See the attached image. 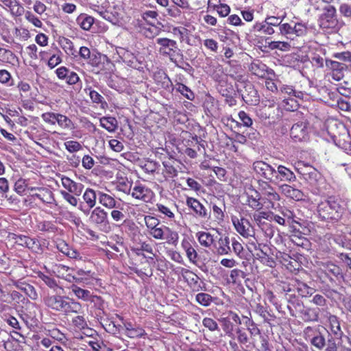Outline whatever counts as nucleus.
<instances>
[{"label": "nucleus", "instance_id": "obj_1", "mask_svg": "<svg viewBox=\"0 0 351 351\" xmlns=\"http://www.w3.org/2000/svg\"><path fill=\"white\" fill-rule=\"evenodd\" d=\"M45 304L53 311L62 313L65 315L71 313H80L82 304L74 299L60 295H47L44 298Z\"/></svg>", "mask_w": 351, "mask_h": 351}, {"label": "nucleus", "instance_id": "obj_2", "mask_svg": "<svg viewBox=\"0 0 351 351\" xmlns=\"http://www.w3.org/2000/svg\"><path fill=\"white\" fill-rule=\"evenodd\" d=\"M343 208L334 200H327L319 204L317 208V214L315 213V217H318L322 220H337L342 214Z\"/></svg>", "mask_w": 351, "mask_h": 351}, {"label": "nucleus", "instance_id": "obj_3", "mask_svg": "<svg viewBox=\"0 0 351 351\" xmlns=\"http://www.w3.org/2000/svg\"><path fill=\"white\" fill-rule=\"evenodd\" d=\"M238 83L236 84L237 93L241 96L242 99L250 105H256L259 103L258 91L254 85L247 81L243 80V77L239 75L237 77Z\"/></svg>", "mask_w": 351, "mask_h": 351}, {"label": "nucleus", "instance_id": "obj_4", "mask_svg": "<svg viewBox=\"0 0 351 351\" xmlns=\"http://www.w3.org/2000/svg\"><path fill=\"white\" fill-rule=\"evenodd\" d=\"M319 5L315 6L311 5L308 8V12L311 16L316 18L319 16V25L323 29H329L334 27L337 24V20L335 16V9L332 5H327L323 8L324 12L320 14H316V12L319 10Z\"/></svg>", "mask_w": 351, "mask_h": 351}, {"label": "nucleus", "instance_id": "obj_5", "mask_svg": "<svg viewBox=\"0 0 351 351\" xmlns=\"http://www.w3.org/2000/svg\"><path fill=\"white\" fill-rule=\"evenodd\" d=\"M156 43L158 45V51L160 54L169 57L171 62L176 66L181 67L174 58V56L180 51L176 40L167 38H158L156 40Z\"/></svg>", "mask_w": 351, "mask_h": 351}, {"label": "nucleus", "instance_id": "obj_6", "mask_svg": "<svg viewBox=\"0 0 351 351\" xmlns=\"http://www.w3.org/2000/svg\"><path fill=\"white\" fill-rule=\"evenodd\" d=\"M149 233L156 239H165L169 244H175L178 240V233L166 226H157Z\"/></svg>", "mask_w": 351, "mask_h": 351}, {"label": "nucleus", "instance_id": "obj_7", "mask_svg": "<svg viewBox=\"0 0 351 351\" xmlns=\"http://www.w3.org/2000/svg\"><path fill=\"white\" fill-rule=\"evenodd\" d=\"M258 184L259 192L263 197L264 203H268L267 208H274V203L280 200V195L268 182L261 181Z\"/></svg>", "mask_w": 351, "mask_h": 351}, {"label": "nucleus", "instance_id": "obj_8", "mask_svg": "<svg viewBox=\"0 0 351 351\" xmlns=\"http://www.w3.org/2000/svg\"><path fill=\"white\" fill-rule=\"evenodd\" d=\"M254 172L260 177L272 182L276 175V169L270 165L262 160L255 161L253 163Z\"/></svg>", "mask_w": 351, "mask_h": 351}, {"label": "nucleus", "instance_id": "obj_9", "mask_svg": "<svg viewBox=\"0 0 351 351\" xmlns=\"http://www.w3.org/2000/svg\"><path fill=\"white\" fill-rule=\"evenodd\" d=\"M231 219L235 230L241 236L245 238L254 236V229L248 219L236 216H232Z\"/></svg>", "mask_w": 351, "mask_h": 351}, {"label": "nucleus", "instance_id": "obj_10", "mask_svg": "<svg viewBox=\"0 0 351 351\" xmlns=\"http://www.w3.org/2000/svg\"><path fill=\"white\" fill-rule=\"evenodd\" d=\"M117 53L122 61L128 66L139 69L141 67V62L138 59L134 53L124 47H117Z\"/></svg>", "mask_w": 351, "mask_h": 351}, {"label": "nucleus", "instance_id": "obj_11", "mask_svg": "<svg viewBox=\"0 0 351 351\" xmlns=\"http://www.w3.org/2000/svg\"><path fill=\"white\" fill-rule=\"evenodd\" d=\"M90 221L104 230L108 227V213L99 206L95 208L89 217Z\"/></svg>", "mask_w": 351, "mask_h": 351}, {"label": "nucleus", "instance_id": "obj_12", "mask_svg": "<svg viewBox=\"0 0 351 351\" xmlns=\"http://www.w3.org/2000/svg\"><path fill=\"white\" fill-rule=\"evenodd\" d=\"M245 194L247 196L246 204L252 209L259 211L264 206V202H261V195L259 191L252 186L249 187Z\"/></svg>", "mask_w": 351, "mask_h": 351}, {"label": "nucleus", "instance_id": "obj_13", "mask_svg": "<svg viewBox=\"0 0 351 351\" xmlns=\"http://www.w3.org/2000/svg\"><path fill=\"white\" fill-rule=\"evenodd\" d=\"M131 195L136 199L149 202L152 199L154 193L148 187L141 184H136L132 190Z\"/></svg>", "mask_w": 351, "mask_h": 351}, {"label": "nucleus", "instance_id": "obj_14", "mask_svg": "<svg viewBox=\"0 0 351 351\" xmlns=\"http://www.w3.org/2000/svg\"><path fill=\"white\" fill-rule=\"evenodd\" d=\"M98 279L95 276L94 273L90 270L85 271L82 269H77V285L90 288L96 285Z\"/></svg>", "mask_w": 351, "mask_h": 351}, {"label": "nucleus", "instance_id": "obj_15", "mask_svg": "<svg viewBox=\"0 0 351 351\" xmlns=\"http://www.w3.org/2000/svg\"><path fill=\"white\" fill-rule=\"evenodd\" d=\"M182 275L193 291L198 292L206 289L205 284L192 271L185 269Z\"/></svg>", "mask_w": 351, "mask_h": 351}, {"label": "nucleus", "instance_id": "obj_16", "mask_svg": "<svg viewBox=\"0 0 351 351\" xmlns=\"http://www.w3.org/2000/svg\"><path fill=\"white\" fill-rule=\"evenodd\" d=\"M326 66L331 70V76L335 81L341 80L344 76V71L346 70V64L335 60H326Z\"/></svg>", "mask_w": 351, "mask_h": 351}, {"label": "nucleus", "instance_id": "obj_17", "mask_svg": "<svg viewBox=\"0 0 351 351\" xmlns=\"http://www.w3.org/2000/svg\"><path fill=\"white\" fill-rule=\"evenodd\" d=\"M186 205L191 208L199 217L206 219H210V213L208 212L204 206L197 199L193 197H188L186 199Z\"/></svg>", "mask_w": 351, "mask_h": 351}, {"label": "nucleus", "instance_id": "obj_18", "mask_svg": "<svg viewBox=\"0 0 351 351\" xmlns=\"http://www.w3.org/2000/svg\"><path fill=\"white\" fill-rule=\"evenodd\" d=\"M61 182L63 187L68 191L67 192L76 196H80L84 189V185L82 183L75 182L64 176L61 178Z\"/></svg>", "mask_w": 351, "mask_h": 351}, {"label": "nucleus", "instance_id": "obj_19", "mask_svg": "<svg viewBox=\"0 0 351 351\" xmlns=\"http://www.w3.org/2000/svg\"><path fill=\"white\" fill-rule=\"evenodd\" d=\"M311 124V132L317 135H323L325 132V123L319 114L308 116V125Z\"/></svg>", "mask_w": 351, "mask_h": 351}, {"label": "nucleus", "instance_id": "obj_20", "mask_svg": "<svg viewBox=\"0 0 351 351\" xmlns=\"http://www.w3.org/2000/svg\"><path fill=\"white\" fill-rule=\"evenodd\" d=\"M70 289L73 294L80 300L84 301L95 302V299H98L97 296L92 295L90 291L83 289L76 284H72Z\"/></svg>", "mask_w": 351, "mask_h": 351}, {"label": "nucleus", "instance_id": "obj_21", "mask_svg": "<svg viewBox=\"0 0 351 351\" xmlns=\"http://www.w3.org/2000/svg\"><path fill=\"white\" fill-rule=\"evenodd\" d=\"M274 178L278 181L289 182H293L296 179L293 172L283 165L278 167Z\"/></svg>", "mask_w": 351, "mask_h": 351}, {"label": "nucleus", "instance_id": "obj_22", "mask_svg": "<svg viewBox=\"0 0 351 351\" xmlns=\"http://www.w3.org/2000/svg\"><path fill=\"white\" fill-rule=\"evenodd\" d=\"M306 123H300L294 124L291 129V136L295 141H302L307 135Z\"/></svg>", "mask_w": 351, "mask_h": 351}, {"label": "nucleus", "instance_id": "obj_23", "mask_svg": "<svg viewBox=\"0 0 351 351\" xmlns=\"http://www.w3.org/2000/svg\"><path fill=\"white\" fill-rule=\"evenodd\" d=\"M252 74L258 77H265L269 73L268 67L258 60L253 61L249 68Z\"/></svg>", "mask_w": 351, "mask_h": 351}, {"label": "nucleus", "instance_id": "obj_24", "mask_svg": "<svg viewBox=\"0 0 351 351\" xmlns=\"http://www.w3.org/2000/svg\"><path fill=\"white\" fill-rule=\"evenodd\" d=\"M38 193L32 195L33 197H36L46 204H51L54 201V197L52 191L47 188H38Z\"/></svg>", "mask_w": 351, "mask_h": 351}, {"label": "nucleus", "instance_id": "obj_25", "mask_svg": "<svg viewBox=\"0 0 351 351\" xmlns=\"http://www.w3.org/2000/svg\"><path fill=\"white\" fill-rule=\"evenodd\" d=\"M280 190L281 192L287 197L291 198L297 201L302 199L304 196L302 191L297 189L293 188L292 186L288 184H282L280 186Z\"/></svg>", "mask_w": 351, "mask_h": 351}, {"label": "nucleus", "instance_id": "obj_26", "mask_svg": "<svg viewBox=\"0 0 351 351\" xmlns=\"http://www.w3.org/2000/svg\"><path fill=\"white\" fill-rule=\"evenodd\" d=\"M99 202L108 209L119 208L117 201L107 193L99 191L97 193Z\"/></svg>", "mask_w": 351, "mask_h": 351}, {"label": "nucleus", "instance_id": "obj_27", "mask_svg": "<svg viewBox=\"0 0 351 351\" xmlns=\"http://www.w3.org/2000/svg\"><path fill=\"white\" fill-rule=\"evenodd\" d=\"M97 196L93 189L90 188L86 189L83 194V199L88 206L87 213L95 206Z\"/></svg>", "mask_w": 351, "mask_h": 351}, {"label": "nucleus", "instance_id": "obj_28", "mask_svg": "<svg viewBox=\"0 0 351 351\" xmlns=\"http://www.w3.org/2000/svg\"><path fill=\"white\" fill-rule=\"evenodd\" d=\"M196 237L201 245L210 247L214 243L213 235L208 232L200 231L196 234Z\"/></svg>", "mask_w": 351, "mask_h": 351}, {"label": "nucleus", "instance_id": "obj_29", "mask_svg": "<svg viewBox=\"0 0 351 351\" xmlns=\"http://www.w3.org/2000/svg\"><path fill=\"white\" fill-rule=\"evenodd\" d=\"M0 4L8 7L10 12L16 16L21 15L23 12V8L19 5L16 0H0Z\"/></svg>", "mask_w": 351, "mask_h": 351}, {"label": "nucleus", "instance_id": "obj_30", "mask_svg": "<svg viewBox=\"0 0 351 351\" xmlns=\"http://www.w3.org/2000/svg\"><path fill=\"white\" fill-rule=\"evenodd\" d=\"M77 53H79L81 58L86 60L87 63L90 64L93 66L97 65V62L95 60L96 56L91 54L90 51L88 47H81Z\"/></svg>", "mask_w": 351, "mask_h": 351}, {"label": "nucleus", "instance_id": "obj_31", "mask_svg": "<svg viewBox=\"0 0 351 351\" xmlns=\"http://www.w3.org/2000/svg\"><path fill=\"white\" fill-rule=\"evenodd\" d=\"M100 125L110 132H114L117 128V121L112 117H104L99 120Z\"/></svg>", "mask_w": 351, "mask_h": 351}, {"label": "nucleus", "instance_id": "obj_32", "mask_svg": "<svg viewBox=\"0 0 351 351\" xmlns=\"http://www.w3.org/2000/svg\"><path fill=\"white\" fill-rule=\"evenodd\" d=\"M158 25H154V23H152V25H149L150 27L147 28L143 29V34L144 36L149 39L154 38L156 36L160 35L161 32L162 31V28L160 27H162L161 23H158Z\"/></svg>", "mask_w": 351, "mask_h": 351}, {"label": "nucleus", "instance_id": "obj_33", "mask_svg": "<svg viewBox=\"0 0 351 351\" xmlns=\"http://www.w3.org/2000/svg\"><path fill=\"white\" fill-rule=\"evenodd\" d=\"M230 239L228 237H225L224 238L221 237L218 241V247L217 248V252L219 255H226L228 254L231 248L230 247Z\"/></svg>", "mask_w": 351, "mask_h": 351}, {"label": "nucleus", "instance_id": "obj_34", "mask_svg": "<svg viewBox=\"0 0 351 351\" xmlns=\"http://www.w3.org/2000/svg\"><path fill=\"white\" fill-rule=\"evenodd\" d=\"M322 180L321 174L315 168L308 166V184L317 187Z\"/></svg>", "mask_w": 351, "mask_h": 351}, {"label": "nucleus", "instance_id": "obj_35", "mask_svg": "<svg viewBox=\"0 0 351 351\" xmlns=\"http://www.w3.org/2000/svg\"><path fill=\"white\" fill-rule=\"evenodd\" d=\"M328 322L332 333L335 335L341 337L343 332L341 330L340 322L338 317L335 315H330L328 317Z\"/></svg>", "mask_w": 351, "mask_h": 351}, {"label": "nucleus", "instance_id": "obj_36", "mask_svg": "<svg viewBox=\"0 0 351 351\" xmlns=\"http://www.w3.org/2000/svg\"><path fill=\"white\" fill-rule=\"evenodd\" d=\"M77 21L83 29L89 30L94 23V19L86 14H81L78 16Z\"/></svg>", "mask_w": 351, "mask_h": 351}, {"label": "nucleus", "instance_id": "obj_37", "mask_svg": "<svg viewBox=\"0 0 351 351\" xmlns=\"http://www.w3.org/2000/svg\"><path fill=\"white\" fill-rule=\"evenodd\" d=\"M56 123L63 129L71 130L73 128L72 121L65 115L57 113Z\"/></svg>", "mask_w": 351, "mask_h": 351}, {"label": "nucleus", "instance_id": "obj_38", "mask_svg": "<svg viewBox=\"0 0 351 351\" xmlns=\"http://www.w3.org/2000/svg\"><path fill=\"white\" fill-rule=\"evenodd\" d=\"M25 247L29 249L34 253L41 254L43 252L39 241L35 238L28 237Z\"/></svg>", "mask_w": 351, "mask_h": 351}, {"label": "nucleus", "instance_id": "obj_39", "mask_svg": "<svg viewBox=\"0 0 351 351\" xmlns=\"http://www.w3.org/2000/svg\"><path fill=\"white\" fill-rule=\"evenodd\" d=\"M195 300L200 305L208 306L213 302V297L206 293H199L195 296Z\"/></svg>", "mask_w": 351, "mask_h": 351}, {"label": "nucleus", "instance_id": "obj_40", "mask_svg": "<svg viewBox=\"0 0 351 351\" xmlns=\"http://www.w3.org/2000/svg\"><path fill=\"white\" fill-rule=\"evenodd\" d=\"M176 89L189 100H193L195 97L194 94L191 89L183 84L178 83L176 84Z\"/></svg>", "mask_w": 351, "mask_h": 351}, {"label": "nucleus", "instance_id": "obj_41", "mask_svg": "<svg viewBox=\"0 0 351 351\" xmlns=\"http://www.w3.org/2000/svg\"><path fill=\"white\" fill-rule=\"evenodd\" d=\"M255 312L258 314L265 322H269L274 316L267 311V309L260 304H257L255 307Z\"/></svg>", "mask_w": 351, "mask_h": 351}, {"label": "nucleus", "instance_id": "obj_42", "mask_svg": "<svg viewBox=\"0 0 351 351\" xmlns=\"http://www.w3.org/2000/svg\"><path fill=\"white\" fill-rule=\"evenodd\" d=\"M245 276V273L242 270L234 269L230 271V281L233 284H239Z\"/></svg>", "mask_w": 351, "mask_h": 351}, {"label": "nucleus", "instance_id": "obj_43", "mask_svg": "<svg viewBox=\"0 0 351 351\" xmlns=\"http://www.w3.org/2000/svg\"><path fill=\"white\" fill-rule=\"evenodd\" d=\"M183 247L185 249L186 254L189 261L195 263L197 258V253L195 248L189 243L183 244Z\"/></svg>", "mask_w": 351, "mask_h": 351}, {"label": "nucleus", "instance_id": "obj_44", "mask_svg": "<svg viewBox=\"0 0 351 351\" xmlns=\"http://www.w3.org/2000/svg\"><path fill=\"white\" fill-rule=\"evenodd\" d=\"M269 47L271 49H279L283 51H287L291 48V45L287 42L272 41L269 43Z\"/></svg>", "mask_w": 351, "mask_h": 351}, {"label": "nucleus", "instance_id": "obj_45", "mask_svg": "<svg viewBox=\"0 0 351 351\" xmlns=\"http://www.w3.org/2000/svg\"><path fill=\"white\" fill-rule=\"evenodd\" d=\"M158 16V14L153 10L145 11L142 14V18L147 25L154 23V21L157 19Z\"/></svg>", "mask_w": 351, "mask_h": 351}, {"label": "nucleus", "instance_id": "obj_46", "mask_svg": "<svg viewBox=\"0 0 351 351\" xmlns=\"http://www.w3.org/2000/svg\"><path fill=\"white\" fill-rule=\"evenodd\" d=\"M84 90L86 93H88L93 102L96 104H101L103 102L104 97L96 90H92L91 88H86Z\"/></svg>", "mask_w": 351, "mask_h": 351}, {"label": "nucleus", "instance_id": "obj_47", "mask_svg": "<svg viewBox=\"0 0 351 351\" xmlns=\"http://www.w3.org/2000/svg\"><path fill=\"white\" fill-rule=\"evenodd\" d=\"M219 321L222 324L223 330L226 334L228 335H232L233 324L230 322L229 317H222Z\"/></svg>", "mask_w": 351, "mask_h": 351}, {"label": "nucleus", "instance_id": "obj_48", "mask_svg": "<svg viewBox=\"0 0 351 351\" xmlns=\"http://www.w3.org/2000/svg\"><path fill=\"white\" fill-rule=\"evenodd\" d=\"M27 189V180L23 178H20L14 184V191L19 195H23L25 191Z\"/></svg>", "mask_w": 351, "mask_h": 351}, {"label": "nucleus", "instance_id": "obj_49", "mask_svg": "<svg viewBox=\"0 0 351 351\" xmlns=\"http://www.w3.org/2000/svg\"><path fill=\"white\" fill-rule=\"evenodd\" d=\"M202 324L204 327L208 328L210 331L214 332L219 330L217 323L212 318L205 317L202 320Z\"/></svg>", "mask_w": 351, "mask_h": 351}, {"label": "nucleus", "instance_id": "obj_50", "mask_svg": "<svg viewBox=\"0 0 351 351\" xmlns=\"http://www.w3.org/2000/svg\"><path fill=\"white\" fill-rule=\"evenodd\" d=\"M156 207L157 210L159 211L162 215H164L165 217H167L170 219L174 217V213L171 208H169L162 204H157Z\"/></svg>", "mask_w": 351, "mask_h": 351}, {"label": "nucleus", "instance_id": "obj_51", "mask_svg": "<svg viewBox=\"0 0 351 351\" xmlns=\"http://www.w3.org/2000/svg\"><path fill=\"white\" fill-rule=\"evenodd\" d=\"M160 167V164L154 160L147 161L143 167V169L147 173H153Z\"/></svg>", "mask_w": 351, "mask_h": 351}, {"label": "nucleus", "instance_id": "obj_52", "mask_svg": "<svg viewBox=\"0 0 351 351\" xmlns=\"http://www.w3.org/2000/svg\"><path fill=\"white\" fill-rule=\"evenodd\" d=\"M72 324L75 327L80 330L84 329L88 326L86 321L82 315H77L73 317L72 319Z\"/></svg>", "mask_w": 351, "mask_h": 351}, {"label": "nucleus", "instance_id": "obj_53", "mask_svg": "<svg viewBox=\"0 0 351 351\" xmlns=\"http://www.w3.org/2000/svg\"><path fill=\"white\" fill-rule=\"evenodd\" d=\"M63 49L69 56H76L77 51L75 49L73 43L69 39H65L63 43Z\"/></svg>", "mask_w": 351, "mask_h": 351}, {"label": "nucleus", "instance_id": "obj_54", "mask_svg": "<svg viewBox=\"0 0 351 351\" xmlns=\"http://www.w3.org/2000/svg\"><path fill=\"white\" fill-rule=\"evenodd\" d=\"M144 219L145 225L148 228L149 231L156 228L160 224V221L157 218L152 216H145Z\"/></svg>", "mask_w": 351, "mask_h": 351}, {"label": "nucleus", "instance_id": "obj_55", "mask_svg": "<svg viewBox=\"0 0 351 351\" xmlns=\"http://www.w3.org/2000/svg\"><path fill=\"white\" fill-rule=\"evenodd\" d=\"M64 145L67 151L71 153L76 152L82 148L81 144L79 142L75 141H66Z\"/></svg>", "mask_w": 351, "mask_h": 351}, {"label": "nucleus", "instance_id": "obj_56", "mask_svg": "<svg viewBox=\"0 0 351 351\" xmlns=\"http://www.w3.org/2000/svg\"><path fill=\"white\" fill-rule=\"evenodd\" d=\"M162 165L165 168V173H167L169 178H174L177 176L178 171L169 162L164 161Z\"/></svg>", "mask_w": 351, "mask_h": 351}, {"label": "nucleus", "instance_id": "obj_57", "mask_svg": "<svg viewBox=\"0 0 351 351\" xmlns=\"http://www.w3.org/2000/svg\"><path fill=\"white\" fill-rule=\"evenodd\" d=\"M272 217L271 214L268 212L261 211L253 214V219L258 225L262 223L263 219H271Z\"/></svg>", "mask_w": 351, "mask_h": 351}, {"label": "nucleus", "instance_id": "obj_58", "mask_svg": "<svg viewBox=\"0 0 351 351\" xmlns=\"http://www.w3.org/2000/svg\"><path fill=\"white\" fill-rule=\"evenodd\" d=\"M60 194L62 195L64 199H65L69 204L73 206H76L77 205V199L75 197L76 195L69 193L66 191H61Z\"/></svg>", "mask_w": 351, "mask_h": 351}, {"label": "nucleus", "instance_id": "obj_59", "mask_svg": "<svg viewBox=\"0 0 351 351\" xmlns=\"http://www.w3.org/2000/svg\"><path fill=\"white\" fill-rule=\"evenodd\" d=\"M311 343L319 350H321L326 344L324 337L320 334L313 337L311 340Z\"/></svg>", "mask_w": 351, "mask_h": 351}, {"label": "nucleus", "instance_id": "obj_60", "mask_svg": "<svg viewBox=\"0 0 351 351\" xmlns=\"http://www.w3.org/2000/svg\"><path fill=\"white\" fill-rule=\"evenodd\" d=\"M25 18L31 23H32L35 27H42V22L41 21L36 17L34 14H33L31 12H26L25 14Z\"/></svg>", "mask_w": 351, "mask_h": 351}, {"label": "nucleus", "instance_id": "obj_61", "mask_svg": "<svg viewBox=\"0 0 351 351\" xmlns=\"http://www.w3.org/2000/svg\"><path fill=\"white\" fill-rule=\"evenodd\" d=\"M146 335L145 331L141 327H134L130 332H126V335L130 338L142 337Z\"/></svg>", "mask_w": 351, "mask_h": 351}, {"label": "nucleus", "instance_id": "obj_62", "mask_svg": "<svg viewBox=\"0 0 351 351\" xmlns=\"http://www.w3.org/2000/svg\"><path fill=\"white\" fill-rule=\"evenodd\" d=\"M219 91L225 97L230 95H235V90L232 84L221 85Z\"/></svg>", "mask_w": 351, "mask_h": 351}, {"label": "nucleus", "instance_id": "obj_63", "mask_svg": "<svg viewBox=\"0 0 351 351\" xmlns=\"http://www.w3.org/2000/svg\"><path fill=\"white\" fill-rule=\"evenodd\" d=\"M239 118L242 122L243 126L245 127H251L253 121L252 119L250 117V116L244 111H240L239 112Z\"/></svg>", "mask_w": 351, "mask_h": 351}, {"label": "nucleus", "instance_id": "obj_64", "mask_svg": "<svg viewBox=\"0 0 351 351\" xmlns=\"http://www.w3.org/2000/svg\"><path fill=\"white\" fill-rule=\"evenodd\" d=\"M333 57L341 61L351 63V52L350 51L336 53L333 55Z\"/></svg>", "mask_w": 351, "mask_h": 351}]
</instances>
